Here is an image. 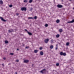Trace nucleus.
Returning a JSON list of instances; mask_svg holds the SVG:
<instances>
[{
    "mask_svg": "<svg viewBox=\"0 0 74 74\" xmlns=\"http://www.w3.org/2000/svg\"><path fill=\"white\" fill-rule=\"evenodd\" d=\"M47 70L46 69H42V70L40 71V73H42V74H45L47 73Z\"/></svg>",
    "mask_w": 74,
    "mask_h": 74,
    "instance_id": "nucleus-1",
    "label": "nucleus"
},
{
    "mask_svg": "<svg viewBox=\"0 0 74 74\" xmlns=\"http://www.w3.org/2000/svg\"><path fill=\"white\" fill-rule=\"evenodd\" d=\"M60 55H61V56H62V55H63V56H66V53H63L62 51H61L60 52Z\"/></svg>",
    "mask_w": 74,
    "mask_h": 74,
    "instance_id": "nucleus-2",
    "label": "nucleus"
},
{
    "mask_svg": "<svg viewBox=\"0 0 74 74\" xmlns=\"http://www.w3.org/2000/svg\"><path fill=\"white\" fill-rule=\"evenodd\" d=\"M21 10L22 11H26L27 10V8L26 7H23L21 8Z\"/></svg>",
    "mask_w": 74,
    "mask_h": 74,
    "instance_id": "nucleus-3",
    "label": "nucleus"
},
{
    "mask_svg": "<svg viewBox=\"0 0 74 74\" xmlns=\"http://www.w3.org/2000/svg\"><path fill=\"white\" fill-rule=\"evenodd\" d=\"M49 41V39L47 38L46 39L44 40V42L45 43L47 44L48 42V41Z\"/></svg>",
    "mask_w": 74,
    "mask_h": 74,
    "instance_id": "nucleus-4",
    "label": "nucleus"
},
{
    "mask_svg": "<svg viewBox=\"0 0 74 74\" xmlns=\"http://www.w3.org/2000/svg\"><path fill=\"white\" fill-rule=\"evenodd\" d=\"M15 29H11L10 30H8L9 33H11L12 32H14V30H15Z\"/></svg>",
    "mask_w": 74,
    "mask_h": 74,
    "instance_id": "nucleus-5",
    "label": "nucleus"
},
{
    "mask_svg": "<svg viewBox=\"0 0 74 74\" xmlns=\"http://www.w3.org/2000/svg\"><path fill=\"white\" fill-rule=\"evenodd\" d=\"M0 19H1V20L3 22H7V21L3 18L2 17H1L0 16Z\"/></svg>",
    "mask_w": 74,
    "mask_h": 74,
    "instance_id": "nucleus-6",
    "label": "nucleus"
},
{
    "mask_svg": "<svg viewBox=\"0 0 74 74\" xmlns=\"http://www.w3.org/2000/svg\"><path fill=\"white\" fill-rule=\"evenodd\" d=\"M57 7L58 8H61L63 7V5H62L59 4L57 5Z\"/></svg>",
    "mask_w": 74,
    "mask_h": 74,
    "instance_id": "nucleus-7",
    "label": "nucleus"
},
{
    "mask_svg": "<svg viewBox=\"0 0 74 74\" xmlns=\"http://www.w3.org/2000/svg\"><path fill=\"white\" fill-rule=\"evenodd\" d=\"M29 62V60H25L23 62L24 63H28Z\"/></svg>",
    "mask_w": 74,
    "mask_h": 74,
    "instance_id": "nucleus-8",
    "label": "nucleus"
},
{
    "mask_svg": "<svg viewBox=\"0 0 74 74\" xmlns=\"http://www.w3.org/2000/svg\"><path fill=\"white\" fill-rule=\"evenodd\" d=\"M74 19H73L72 21L68 22L67 23H74Z\"/></svg>",
    "mask_w": 74,
    "mask_h": 74,
    "instance_id": "nucleus-9",
    "label": "nucleus"
},
{
    "mask_svg": "<svg viewBox=\"0 0 74 74\" xmlns=\"http://www.w3.org/2000/svg\"><path fill=\"white\" fill-rule=\"evenodd\" d=\"M59 33H62L63 32V29H60L58 30Z\"/></svg>",
    "mask_w": 74,
    "mask_h": 74,
    "instance_id": "nucleus-10",
    "label": "nucleus"
},
{
    "mask_svg": "<svg viewBox=\"0 0 74 74\" xmlns=\"http://www.w3.org/2000/svg\"><path fill=\"white\" fill-rule=\"evenodd\" d=\"M0 4L1 5H2L3 4V1L2 0L0 1Z\"/></svg>",
    "mask_w": 74,
    "mask_h": 74,
    "instance_id": "nucleus-11",
    "label": "nucleus"
},
{
    "mask_svg": "<svg viewBox=\"0 0 74 74\" xmlns=\"http://www.w3.org/2000/svg\"><path fill=\"white\" fill-rule=\"evenodd\" d=\"M27 33L29 34V35H30V36H31L32 35H33V34L32 33L30 32H27Z\"/></svg>",
    "mask_w": 74,
    "mask_h": 74,
    "instance_id": "nucleus-12",
    "label": "nucleus"
},
{
    "mask_svg": "<svg viewBox=\"0 0 74 74\" xmlns=\"http://www.w3.org/2000/svg\"><path fill=\"white\" fill-rule=\"evenodd\" d=\"M40 55H44V53L42 51H41L40 53Z\"/></svg>",
    "mask_w": 74,
    "mask_h": 74,
    "instance_id": "nucleus-13",
    "label": "nucleus"
},
{
    "mask_svg": "<svg viewBox=\"0 0 74 74\" xmlns=\"http://www.w3.org/2000/svg\"><path fill=\"white\" fill-rule=\"evenodd\" d=\"M5 44H8V40H5Z\"/></svg>",
    "mask_w": 74,
    "mask_h": 74,
    "instance_id": "nucleus-14",
    "label": "nucleus"
},
{
    "mask_svg": "<svg viewBox=\"0 0 74 74\" xmlns=\"http://www.w3.org/2000/svg\"><path fill=\"white\" fill-rule=\"evenodd\" d=\"M56 22L58 23H59L60 22V20L59 19H58L56 21Z\"/></svg>",
    "mask_w": 74,
    "mask_h": 74,
    "instance_id": "nucleus-15",
    "label": "nucleus"
},
{
    "mask_svg": "<svg viewBox=\"0 0 74 74\" xmlns=\"http://www.w3.org/2000/svg\"><path fill=\"white\" fill-rule=\"evenodd\" d=\"M32 2H33V0H29V3H32Z\"/></svg>",
    "mask_w": 74,
    "mask_h": 74,
    "instance_id": "nucleus-16",
    "label": "nucleus"
},
{
    "mask_svg": "<svg viewBox=\"0 0 74 74\" xmlns=\"http://www.w3.org/2000/svg\"><path fill=\"white\" fill-rule=\"evenodd\" d=\"M60 36V35L59 34H58L56 36V37H57V38H58V37H59Z\"/></svg>",
    "mask_w": 74,
    "mask_h": 74,
    "instance_id": "nucleus-17",
    "label": "nucleus"
},
{
    "mask_svg": "<svg viewBox=\"0 0 74 74\" xmlns=\"http://www.w3.org/2000/svg\"><path fill=\"white\" fill-rule=\"evenodd\" d=\"M34 16V17L33 18L35 19H37V16Z\"/></svg>",
    "mask_w": 74,
    "mask_h": 74,
    "instance_id": "nucleus-18",
    "label": "nucleus"
},
{
    "mask_svg": "<svg viewBox=\"0 0 74 74\" xmlns=\"http://www.w3.org/2000/svg\"><path fill=\"white\" fill-rule=\"evenodd\" d=\"M50 48L51 49H52L53 48V45L50 46Z\"/></svg>",
    "mask_w": 74,
    "mask_h": 74,
    "instance_id": "nucleus-19",
    "label": "nucleus"
},
{
    "mask_svg": "<svg viewBox=\"0 0 74 74\" xmlns=\"http://www.w3.org/2000/svg\"><path fill=\"white\" fill-rule=\"evenodd\" d=\"M69 44L70 43L69 42H67V43H66V45L67 46H68V45H69Z\"/></svg>",
    "mask_w": 74,
    "mask_h": 74,
    "instance_id": "nucleus-20",
    "label": "nucleus"
},
{
    "mask_svg": "<svg viewBox=\"0 0 74 74\" xmlns=\"http://www.w3.org/2000/svg\"><path fill=\"white\" fill-rule=\"evenodd\" d=\"M37 52H38L37 50H35L34 51V52H35V53H37Z\"/></svg>",
    "mask_w": 74,
    "mask_h": 74,
    "instance_id": "nucleus-21",
    "label": "nucleus"
},
{
    "mask_svg": "<svg viewBox=\"0 0 74 74\" xmlns=\"http://www.w3.org/2000/svg\"><path fill=\"white\" fill-rule=\"evenodd\" d=\"M51 43H53V40L51 39Z\"/></svg>",
    "mask_w": 74,
    "mask_h": 74,
    "instance_id": "nucleus-22",
    "label": "nucleus"
},
{
    "mask_svg": "<svg viewBox=\"0 0 74 74\" xmlns=\"http://www.w3.org/2000/svg\"><path fill=\"white\" fill-rule=\"evenodd\" d=\"M42 49H43V48H42V47H40V50H42Z\"/></svg>",
    "mask_w": 74,
    "mask_h": 74,
    "instance_id": "nucleus-23",
    "label": "nucleus"
},
{
    "mask_svg": "<svg viewBox=\"0 0 74 74\" xmlns=\"http://www.w3.org/2000/svg\"><path fill=\"white\" fill-rule=\"evenodd\" d=\"M27 0H24V3H27Z\"/></svg>",
    "mask_w": 74,
    "mask_h": 74,
    "instance_id": "nucleus-24",
    "label": "nucleus"
},
{
    "mask_svg": "<svg viewBox=\"0 0 74 74\" xmlns=\"http://www.w3.org/2000/svg\"><path fill=\"white\" fill-rule=\"evenodd\" d=\"M45 27H48V25L47 24H46L45 25Z\"/></svg>",
    "mask_w": 74,
    "mask_h": 74,
    "instance_id": "nucleus-25",
    "label": "nucleus"
},
{
    "mask_svg": "<svg viewBox=\"0 0 74 74\" xmlns=\"http://www.w3.org/2000/svg\"><path fill=\"white\" fill-rule=\"evenodd\" d=\"M56 65L57 66H59V64L58 63H56Z\"/></svg>",
    "mask_w": 74,
    "mask_h": 74,
    "instance_id": "nucleus-26",
    "label": "nucleus"
},
{
    "mask_svg": "<svg viewBox=\"0 0 74 74\" xmlns=\"http://www.w3.org/2000/svg\"><path fill=\"white\" fill-rule=\"evenodd\" d=\"M14 54L13 53H10L9 55H14Z\"/></svg>",
    "mask_w": 74,
    "mask_h": 74,
    "instance_id": "nucleus-27",
    "label": "nucleus"
},
{
    "mask_svg": "<svg viewBox=\"0 0 74 74\" xmlns=\"http://www.w3.org/2000/svg\"><path fill=\"white\" fill-rule=\"evenodd\" d=\"M9 6V7H10V8H11V7H12V5H10Z\"/></svg>",
    "mask_w": 74,
    "mask_h": 74,
    "instance_id": "nucleus-28",
    "label": "nucleus"
},
{
    "mask_svg": "<svg viewBox=\"0 0 74 74\" xmlns=\"http://www.w3.org/2000/svg\"><path fill=\"white\" fill-rule=\"evenodd\" d=\"M29 47L28 46H26L25 47V49H27V48H29Z\"/></svg>",
    "mask_w": 74,
    "mask_h": 74,
    "instance_id": "nucleus-29",
    "label": "nucleus"
},
{
    "mask_svg": "<svg viewBox=\"0 0 74 74\" xmlns=\"http://www.w3.org/2000/svg\"><path fill=\"white\" fill-rule=\"evenodd\" d=\"M28 19H33V17H28Z\"/></svg>",
    "mask_w": 74,
    "mask_h": 74,
    "instance_id": "nucleus-30",
    "label": "nucleus"
},
{
    "mask_svg": "<svg viewBox=\"0 0 74 74\" xmlns=\"http://www.w3.org/2000/svg\"><path fill=\"white\" fill-rule=\"evenodd\" d=\"M16 62H19V60H16Z\"/></svg>",
    "mask_w": 74,
    "mask_h": 74,
    "instance_id": "nucleus-31",
    "label": "nucleus"
},
{
    "mask_svg": "<svg viewBox=\"0 0 74 74\" xmlns=\"http://www.w3.org/2000/svg\"><path fill=\"white\" fill-rule=\"evenodd\" d=\"M14 74H18V73L16 71V72H15L14 73Z\"/></svg>",
    "mask_w": 74,
    "mask_h": 74,
    "instance_id": "nucleus-32",
    "label": "nucleus"
},
{
    "mask_svg": "<svg viewBox=\"0 0 74 74\" xmlns=\"http://www.w3.org/2000/svg\"><path fill=\"white\" fill-rule=\"evenodd\" d=\"M3 59H4V60H5V59H6V58H5V57H4L3 58Z\"/></svg>",
    "mask_w": 74,
    "mask_h": 74,
    "instance_id": "nucleus-33",
    "label": "nucleus"
},
{
    "mask_svg": "<svg viewBox=\"0 0 74 74\" xmlns=\"http://www.w3.org/2000/svg\"><path fill=\"white\" fill-rule=\"evenodd\" d=\"M24 30H25V31H26V32H27H27H28V31H27V29H25Z\"/></svg>",
    "mask_w": 74,
    "mask_h": 74,
    "instance_id": "nucleus-34",
    "label": "nucleus"
},
{
    "mask_svg": "<svg viewBox=\"0 0 74 74\" xmlns=\"http://www.w3.org/2000/svg\"><path fill=\"white\" fill-rule=\"evenodd\" d=\"M58 49V47H56V50H57V49Z\"/></svg>",
    "mask_w": 74,
    "mask_h": 74,
    "instance_id": "nucleus-35",
    "label": "nucleus"
},
{
    "mask_svg": "<svg viewBox=\"0 0 74 74\" xmlns=\"http://www.w3.org/2000/svg\"><path fill=\"white\" fill-rule=\"evenodd\" d=\"M2 66H4V64H2Z\"/></svg>",
    "mask_w": 74,
    "mask_h": 74,
    "instance_id": "nucleus-36",
    "label": "nucleus"
},
{
    "mask_svg": "<svg viewBox=\"0 0 74 74\" xmlns=\"http://www.w3.org/2000/svg\"><path fill=\"white\" fill-rule=\"evenodd\" d=\"M16 15H17V16H18V15H19V14H16Z\"/></svg>",
    "mask_w": 74,
    "mask_h": 74,
    "instance_id": "nucleus-37",
    "label": "nucleus"
},
{
    "mask_svg": "<svg viewBox=\"0 0 74 74\" xmlns=\"http://www.w3.org/2000/svg\"><path fill=\"white\" fill-rule=\"evenodd\" d=\"M17 51H19V49H17Z\"/></svg>",
    "mask_w": 74,
    "mask_h": 74,
    "instance_id": "nucleus-38",
    "label": "nucleus"
},
{
    "mask_svg": "<svg viewBox=\"0 0 74 74\" xmlns=\"http://www.w3.org/2000/svg\"><path fill=\"white\" fill-rule=\"evenodd\" d=\"M25 45L24 44H23V46H24Z\"/></svg>",
    "mask_w": 74,
    "mask_h": 74,
    "instance_id": "nucleus-39",
    "label": "nucleus"
},
{
    "mask_svg": "<svg viewBox=\"0 0 74 74\" xmlns=\"http://www.w3.org/2000/svg\"><path fill=\"white\" fill-rule=\"evenodd\" d=\"M70 1H72V0H69Z\"/></svg>",
    "mask_w": 74,
    "mask_h": 74,
    "instance_id": "nucleus-40",
    "label": "nucleus"
},
{
    "mask_svg": "<svg viewBox=\"0 0 74 74\" xmlns=\"http://www.w3.org/2000/svg\"><path fill=\"white\" fill-rule=\"evenodd\" d=\"M73 10H74V7L73 8Z\"/></svg>",
    "mask_w": 74,
    "mask_h": 74,
    "instance_id": "nucleus-41",
    "label": "nucleus"
},
{
    "mask_svg": "<svg viewBox=\"0 0 74 74\" xmlns=\"http://www.w3.org/2000/svg\"><path fill=\"white\" fill-rule=\"evenodd\" d=\"M1 38V36H0V39Z\"/></svg>",
    "mask_w": 74,
    "mask_h": 74,
    "instance_id": "nucleus-42",
    "label": "nucleus"
}]
</instances>
